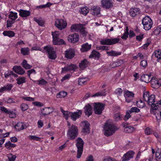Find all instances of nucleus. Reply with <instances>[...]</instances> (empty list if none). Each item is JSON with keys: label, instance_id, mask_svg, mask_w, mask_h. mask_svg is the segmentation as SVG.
<instances>
[{"label": "nucleus", "instance_id": "obj_36", "mask_svg": "<svg viewBox=\"0 0 161 161\" xmlns=\"http://www.w3.org/2000/svg\"><path fill=\"white\" fill-rule=\"evenodd\" d=\"M17 83L20 85L25 83L26 81V77L23 76H20L16 79Z\"/></svg>", "mask_w": 161, "mask_h": 161}, {"label": "nucleus", "instance_id": "obj_40", "mask_svg": "<svg viewBox=\"0 0 161 161\" xmlns=\"http://www.w3.org/2000/svg\"><path fill=\"white\" fill-rule=\"evenodd\" d=\"M5 146L8 149H10L16 146L15 144L11 143L9 141L6 142Z\"/></svg>", "mask_w": 161, "mask_h": 161}, {"label": "nucleus", "instance_id": "obj_7", "mask_svg": "<svg viewBox=\"0 0 161 161\" xmlns=\"http://www.w3.org/2000/svg\"><path fill=\"white\" fill-rule=\"evenodd\" d=\"M119 41V38H105L100 41L102 45H111L118 43Z\"/></svg>", "mask_w": 161, "mask_h": 161}, {"label": "nucleus", "instance_id": "obj_11", "mask_svg": "<svg viewBox=\"0 0 161 161\" xmlns=\"http://www.w3.org/2000/svg\"><path fill=\"white\" fill-rule=\"evenodd\" d=\"M80 125L82 126V132L85 133H88L90 130V124L87 121H83L80 123Z\"/></svg>", "mask_w": 161, "mask_h": 161}, {"label": "nucleus", "instance_id": "obj_43", "mask_svg": "<svg viewBox=\"0 0 161 161\" xmlns=\"http://www.w3.org/2000/svg\"><path fill=\"white\" fill-rule=\"evenodd\" d=\"M153 55L158 59H160L161 58V51L158 50L155 51L153 53Z\"/></svg>", "mask_w": 161, "mask_h": 161}, {"label": "nucleus", "instance_id": "obj_9", "mask_svg": "<svg viewBox=\"0 0 161 161\" xmlns=\"http://www.w3.org/2000/svg\"><path fill=\"white\" fill-rule=\"evenodd\" d=\"M44 50L48 53L49 57L51 59H54L56 57L54 49L50 46H48L44 47Z\"/></svg>", "mask_w": 161, "mask_h": 161}, {"label": "nucleus", "instance_id": "obj_12", "mask_svg": "<svg viewBox=\"0 0 161 161\" xmlns=\"http://www.w3.org/2000/svg\"><path fill=\"white\" fill-rule=\"evenodd\" d=\"M134 95V94L132 92L128 91H126L124 94L125 101L128 103L131 102L133 99Z\"/></svg>", "mask_w": 161, "mask_h": 161}, {"label": "nucleus", "instance_id": "obj_29", "mask_svg": "<svg viewBox=\"0 0 161 161\" xmlns=\"http://www.w3.org/2000/svg\"><path fill=\"white\" fill-rule=\"evenodd\" d=\"M100 57L99 53L96 50H94L92 51L91 54L89 56V58H94L95 59H98Z\"/></svg>", "mask_w": 161, "mask_h": 161}, {"label": "nucleus", "instance_id": "obj_38", "mask_svg": "<svg viewBox=\"0 0 161 161\" xmlns=\"http://www.w3.org/2000/svg\"><path fill=\"white\" fill-rule=\"evenodd\" d=\"M92 14L94 15H98L100 13V8L98 7H94L92 9Z\"/></svg>", "mask_w": 161, "mask_h": 161}, {"label": "nucleus", "instance_id": "obj_56", "mask_svg": "<svg viewBox=\"0 0 161 161\" xmlns=\"http://www.w3.org/2000/svg\"><path fill=\"white\" fill-rule=\"evenodd\" d=\"M122 117V115L119 113L115 114L114 116V119L117 121L119 120Z\"/></svg>", "mask_w": 161, "mask_h": 161}, {"label": "nucleus", "instance_id": "obj_54", "mask_svg": "<svg viewBox=\"0 0 161 161\" xmlns=\"http://www.w3.org/2000/svg\"><path fill=\"white\" fill-rule=\"evenodd\" d=\"M20 108L21 110L24 111L27 110L29 108V106L28 104L23 103L20 105Z\"/></svg>", "mask_w": 161, "mask_h": 161}, {"label": "nucleus", "instance_id": "obj_18", "mask_svg": "<svg viewBox=\"0 0 161 161\" xmlns=\"http://www.w3.org/2000/svg\"><path fill=\"white\" fill-rule=\"evenodd\" d=\"M77 68V66L75 64H71L68 65L64 68H62V71H71V70H75Z\"/></svg>", "mask_w": 161, "mask_h": 161}, {"label": "nucleus", "instance_id": "obj_37", "mask_svg": "<svg viewBox=\"0 0 161 161\" xmlns=\"http://www.w3.org/2000/svg\"><path fill=\"white\" fill-rule=\"evenodd\" d=\"M33 81L35 83H36L41 85H46V84L47 83V81L43 79H41L36 80H33Z\"/></svg>", "mask_w": 161, "mask_h": 161}, {"label": "nucleus", "instance_id": "obj_31", "mask_svg": "<svg viewBox=\"0 0 161 161\" xmlns=\"http://www.w3.org/2000/svg\"><path fill=\"white\" fill-rule=\"evenodd\" d=\"M151 86L152 87L157 89L159 87L158 80L152 78L150 81Z\"/></svg>", "mask_w": 161, "mask_h": 161}, {"label": "nucleus", "instance_id": "obj_58", "mask_svg": "<svg viewBox=\"0 0 161 161\" xmlns=\"http://www.w3.org/2000/svg\"><path fill=\"white\" fill-rule=\"evenodd\" d=\"M131 113L129 110H128L127 111L126 114L125 115L124 119L125 120H127L130 118V117L131 115L130 114Z\"/></svg>", "mask_w": 161, "mask_h": 161}, {"label": "nucleus", "instance_id": "obj_47", "mask_svg": "<svg viewBox=\"0 0 161 161\" xmlns=\"http://www.w3.org/2000/svg\"><path fill=\"white\" fill-rule=\"evenodd\" d=\"M20 97L25 101L29 102H33L35 100L34 98L32 97H30L22 96H21Z\"/></svg>", "mask_w": 161, "mask_h": 161}, {"label": "nucleus", "instance_id": "obj_4", "mask_svg": "<svg viewBox=\"0 0 161 161\" xmlns=\"http://www.w3.org/2000/svg\"><path fill=\"white\" fill-rule=\"evenodd\" d=\"M71 30L72 32L80 31L83 36H86L87 34V31L81 24H76L72 25L71 27Z\"/></svg>", "mask_w": 161, "mask_h": 161}, {"label": "nucleus", "instance_id": "obj_24", "mask_svg": "<svg viewBox=\"0 0 161 161\" xmlns=\"http://www.w3.org/2000/svg\"><path fill=\"white\" fill-rule=\"evenodd\" d=\"M20 15L24 18H26V17L30 16L31 13L28 10L20 9L19 11Z\"/></svg>", "mask_w": 161, "mask_h": 161}, {"label": "nucleus", "instance_id": "obj_60", "mask_svg": "<svg viewBox=\"0 0 161 161\" xmlns=\"http://www.w3.org/2000/svg\"><path fill=\"white\" fill-rule=\"evenodd\" d=\"M131 113H138L140 112V109L136 107H132L129 110Z\"/></svg>", "mask_w": 161, "mask_h": 161}, {"label": "nucleus", "instance_id": "obj_22", "mask_svg": "<svg viewBox=\"0 0 161 161\" xmlns=\"http://www.w3.org/2000/svg\"><path fill=\"white\" fill-rule=\"evenodd\" d=\"M101 3L103 7L106 8H109L112 6V3L110 0H102Z\"/></svg>", "mask_w": 161, "mask_h": 161}, {"label": "nucleus", "instance_id": "obj_23", "mask_svg": "<svg viewBox=\"0 0 161 161\" xmlns=\"http://www.w3.org/2000/svg\"><path fill=\"white\" fill-rule=\"evenodd\" d=\"M140 9L138 8H130L129 11V14L132 17H135L140 13Z\"/></svg>", "mask_w": 161, "mask_h": 161}, {"label": "nucleus", "instance_id": "obj_64", "mask_svg": "<svg viewBox=\"0 0 161 161\" xmlns=\"http://www.w3.org/2000/svg\"><path fill=\"white\" fill-rule=\"evenodd\" d=\"M144 34L143 33H141L139 35H137L136 36V39L139 41H141L143 38Z\"/></svg>", "mask_w": 161, "mask_h": 161}, {"label": "nucleus", "instance_id": "obj_46", "mask_svg": "<svg viewBox=\"0 0 161 161\" xmlns=\"http://www.w3.org/2000/svg\"><path fill=\"white\" fill-rule=\"evenodd\" d=\"M106 95V92L104 91L101 92H98L94 95H92V97H98L100 96H104Z\"/></svg>", "mask_w": 161, "mask_h": 161}, {"label": "nucleus", "instance_id": "obj_3", "mask_svg": "<svg viewBox=\"0 0 161 161\" xmlns=\"http://www.w3.org/2000/svg\"><path fill=\"white\" fill-rule=\"evenodd\" d=\"M78 129L77 126L72 125L70 127L67 132L68 137L70 139H75L78 135Z\"/></svg>", "mask_w": 161, "mask_h": 161}, {"label": "nucleus", "instance_id": "obj_32", "mask_svg": "<svg viewBox=\"0 0 161 161\" xmlns=\"http://www.w3.org/2000/svg\"><path fill=\"white\" fill-rule=\"evenodd\" d=\"M61 112L63 114V116L66 120H68L69 117L70 116L71 112L67 111L64 110L62 108H60Z\"/></svg>", "mask_w": 161, "mask_h": 161}, {"label": "nucleus", "instance_id": "obj_51", "mask_svg": "<svg viewBox=\"0 0 161 161\" xmlns=\"http://www.w3.org/2000/svg\"><path fill=\"white\" fill-rule=\"evenodd\" d=\"M8 161H14L16 158L15 155H13L12 153H9L7 155Z\"/></svg>", "mask_w": 161, "mask_h": 161}, {"label": "nucleus", "instance_id": "obj_50", "mask_svg": "<svg viewBox=\"0 0 161 161\" xmlns=\"http://www.w3.org/2000/svg\"><path fill=\"white\" fill-rule=\"evenodd\" d=\"M88 80L86 78H80L78 80V84L79 85H82L84 84Z\"/></svg>", "mask_w": 161, "mask_h": 161}, {"label": "nucleus", "instance_id": "obj_57", "mask_svg": "<svg viewBox=\"0 0 161 161\" xmlns=\"http://www.w3.org/2000/svg\"><path fill=\"white\" fill-rule=\"evenodd\" d=\"M5 101L8 103H15L14 100L9 97L6 98L4 99Z\"/></svg>", "mask_w": 161, "mask_h": 161}, {"label": "nucleus", "instance_id": "obj_41", "mask_svg": "<svg viewBox=\"0 0 161 161\" xmlns=\"http://www.w3.org/2000/svg\"><path fill=\"white\" fill-rule=\"evenodd\" d=\"M30 49L27 47L22 48L21 49V53L24 55H27L29 53Z\"/></svg>", "mask_w": 161, "mask_h": 161}, {"label": "nucleus", "instance_id": "obj_25", "mask_svg": "<svg viewBox=\"0 0 161 161\" xmlns=\"http://www.w3.org/2000/svg\"><path fill=\"white\" fill-rule=\"evenodd\" d=\"M152 79V77L151 75H143L141 76L140 80L145 83H148L150 82Z\"/></svg>", "mask_w": 161, "mask_h": 161}, {"label": "nucleus", "instance_id": "obj_27", "mask_svg": "<svg viewBox=\"0 0 161 161\" xmlns=\"http://www.w3.org/2000/svg\"><path fill=\"white\" fill-rule=\"evenodd\" d=\"M89 8L86 6H83L80 8L79 11L80 13L85 16L89 13Z\"/></svg>", "mask_w": 161, "mask_h": 161}, {"label": "nucleus", "instance_id": "obj_49", "mask_svg": "<svg viewBox=\"0 0 161 161\" xmlns=\"http://www.w3.org/2000/svg\"><path fill=\"white\" fill-rule=\"evenodd\" d=\"M136 105L138 107L142 108L145 106V103L141 100L137 101L136 103Z\"/></svg>", "mask_w": 161, "mask_h": 161}, {"label": "nucleus", "instance_id": "obj_30", "mask_svg": "<svg viewBox=\"0 0 161 161\" xmlns=\"http://www.w3.org/2000/svg\"><path fill=\"white\" fill-rule=\"evenodd\" d=\"M53 44L55 45H62L66 44L65 42L63 39L58 38L53 40Z\"/></svg>", "mask_w": 161, "mask_h": 161}, {"label": "nucleus", "instance_id": "obj_19", "mask_svg": "<svg viewBox=\"0 0 161 161\" xmlns=\"http://www.w3.org/2000/svg\"><path fill=\"white\" fill-rule=\"evenodd\" d=\"M27 127L26 124L21 122H18L15 126V128L16 130L20 131L26 129Z\"/></svg>", "mask_w": 161, "mask_h": 161}, {"label": "nucleus", "instance_id": "obj_39", "mask_svg": "<svg viewBox=\"0 0 161 161\" xmlns=\"http://www.w3.org/2000/svg\"><path fill=\"white\" fill-rule=\"evenodd\" d=\"M9 18L11 19L12 21L14 20L18 17L17 13L14 12L12 11L10 12V13L9 15Z\"/></svg>", "mask_w": 161, "mask_h": 161}, {"label": "nucleus", "instance_id": "obj_53", "mask_svg": "<svg viewBox=\"0 0 161 161\" xmlns=\"http://www.w3.org/2000/svg\"><path fill=\"white\" fill-rule=\"evenodd\" d=\"M128 35L129 32L128 27H126V30L123 36H121V38L123 39L126 40L128 38Z\"/></svg>", "mask_w": 161, "mask_h": 161}, {"label": "nucleus", "instance_id": "obj_14", "mask_svg": "<svg viewBox=\"0 0 161 161\" xmlns=\"http://www.w3.org/2000/svg\"><path fill=\"white\" fill-rule=\"evenodd\" d=\"M135 154V152L133 151H130L125 154L122 157V161H127L132 158Z\"/></svg>", "mask_w": 161, "mask_h": 161}, {"label": "nucleus", "instance_id": "obj_15", "mask_svg": "<svg viewBox=\"0 0 161 161\" xmlns=\"http://www.w3.org/2000/svg\"><path fill=\"white\" fill-rule=\"evenodd\" d=\"M81 110H78L76 112H71L70 117L73 121H75L81 117Z\"/></svg>", "mask_w": 161, "mask_h": 161}, {"label": "nucleus", "instance_id": "obj_5", "mask_svg": "<svg viewBox=\"0 0 161 161\" xmlns=\"http://www.w3.org/2000/svg\"><path fill=\"white\" fill-rule=\"evenodd\" d=\"M142 22L144 28L146 31H148L150 29L153 25L152 19L148 16H146L143 18Z\"/></svg>", "mask_w": 161, "mask_h": 161}, {"label": "nucleus", "instance_id": "obj_59", "mask_svg": "<svg viewBox=\"0 0 161 161\" xmlns=\"http://www.w3.org/2000/svg\"><path fill=\"white\" fill-rule=\"evenodd\" d=\"M9 117L11 118H14L16 116V114L13 111H9L8 114Z\"/></svg>", "mask_w": 161, "mask_h": 161}, {"label": "nucleus", "instance_id": "obj_1", "mask_svg": "<svg viewBox=\"0 0 161 161\" xmlns=\"http://www.w3.org/2000/svg\"><path fill=\"white\" fill-rule=\"evenodd\" d=\"M116 127L111 121L108 120L105 123L103 130L104 135L107 136L113 135L115 132Z\"/></svg>", "mask_w": 161, "mask_h": 161}, {"label": "nucleus", "instance_id": "obj_13", "mask_svg": "<svg viewBox=\"0 0 161 161\" xmlns=\"http://www.w3.org/2000/svg\"><path fill=\"white\" fill-rule=\"evenodd\" d=\"M68 41L73 43H75L79 40V36L77 33L69 35L68 37Z\"/></svg>", "mask_w": 161, "mask_h": 161}, {"label": "nucleus", "instance_id": "obj_55", "mask_svg": "<svg viewBox=\"0 0 161 161\" xmlns=\"http://www.w3.org/2000/svg\"><path fill=\"white\" fill-rule=\"evenodd\" d=\"M67 93L66 92L64 91L60 92L57 95V98H63L65 97L67 95Z\"/></svg>", "mask_w": 161, "mask_h": 161}, {"label": "nucleus", "instance_id": "obj_10", "mask_svg": "<svg viewBox=\"0 0 161 161\" xmlns=\"http://www.w3.org/2000/svg\"><path fill=\"white\" fill-rule=\"evenodd\" d=\"M67 25L66 22L63 19H58L55 22V26L60 30H62L65 28Z\"/></svg>", "mask_w": 161, "mask_h": 161}, {"label": "nucleus", "instance_id": "obj_62", "mask_svg": "<svg viewBox=\"0 0 161 161\" xmlns=\"http://www.w3.org/2000/svg\"><path fill=\"white\" fill-rule=\"evenodd\" d=\"M12 74V71H8L5 73L4 76L6 78L11 77Z\"/></svg>", "mask_w": 161, "mask_h": 161}, {"label": "nucleus", "instance_id": "obj_63", "mask_svg": "<svg viewBox=\"0 0 161 161\" xmlns=\"http://www.w3.org/2000/svg\"><path fill=\"white\" fill-rule=\"evenodd\" d=\"M147 62L146 60H143L141 61V66L143 67H145L147 66Z\"/></svg>", "mask_w": 161, "mask_h": 161}, {"label": "nucleus", "instance_id": "obj_16", "mask_svg": "<svg viewBox=\"0 0 161 161\" xmlns=\"http://www.w3.org/2000/svg\"><path fill=\"white\" fill-rule=\"evenodd\" d=\"M65 57L69 59L73 58L75 54V50L73 49L69 48L65 51Z\"/></svg>", "mask_w": 161, "mask_h": 161}, {"label": "nucleus", "instance_id": "obj_44", "mask_svg": "<svg viewBox=\"0 0 161 161\" xmlns=\"http://www.w3.org/2000/svg\"><path fill=\"white\" fill-rule=\"evenodd\" d=\"M34 20L39 25L43 26L44 24V22L41 18H34Z\"/></svg>", "mask_w": 161, "mask_h": 161}, {"label": "nucleus", "instance_id": "obj_45", "mask_svg": "<svg viewBox=\"0 0 161 161\" xmlns=\"http://www.w3.org/2000/svg\"><path fill=\"white\" fill-rule=\"evenodd\" d=\"M28 139L31 140L40 141L41 138L35 135H30L28 136Z\"/></svg>", "mask_w": 161, "mask_h": 161}, {"label": "nucleus", "instance_id": "obj_28", "mask_svg": "<svg viewBox=\"0 0 161 161\" xmlns=\"http://www.w3.org/2000/svg\"><path fill=\"white\" fill-rule=\"evenodd\" d=\"M91 44H89L87 43L83 44L82 46V47L81 48V51L82 52H84L89 50L91 47Z\"/></svg>", "mask_w": 161, "mask_h": 161}, {"label": "nucleus", "instance_id": "obj_2", "mask_svg": "<svg viewBox=\"0 0 161 161\" xmlns=\"http://www.w3.org/2000/svg\"><path fill=\"white\" fill-rule=\"evenodd\" d=\"M143 96L145 100L147 102L149 105L154 108V109H157L158 105H156V99L157 98L158 96L155 97V96L153 94L150 95L149 92L147 91L144 92Z\"/></svg>", "mask_w": 161, "mask_h": 161}, {"label": "nucleus", "instance_id": "obj_21", "mask_svg": "<svg viewBox=\"0 0 161 161\" xmlns=\"http://www.w3.org/2000/svg\"><path fill=\"white\" fill-rule=\"evenodd\" d=\"M84 112L86 115L88 116H90L92 114V107L89 104H87L84 107Z\"/></svg>", "mask_w": 161, "mask_h": 161}, {"label": "nucleus", "instance_id": "obj_48", "mask_svg": "<svg viewBox=\"0 0 161 161\" xmlns=\"http://www.w3.org/2000/svg\"><path fill=\"white\" fill-rule=\"evenodd\" d=\"M155 159L157 161H161V153L160 151L158 150L156 152Z\"/></svg>", "mask_w": 161, "mask_h": 161}, {"label": "nucleus", "instance_id": "obj_34", "mask_svg": "<svg viewBox=\"0 0 161 161\" xmlns=\"http://www.w3.org/2000/svg\"><path fill=\"white\" fill-rule=\"evenodd\" d=\"M107 53L110 56H117L120 55L121 52L112 50L111 51L107 52Z\"/></svg>", "mask_w": 161, "mask_h": 161}, {"label": "nucleus", "instance_id": "obj_61", "mask_svg": "<svg viewBox=\"0 0 161 161\" xmlns=\"http://www.w3.org/2000/svg\"><path fill=\"white\" fill-rule=\"evenodd\" d=\"M70 76L71 75L69 74L66 75L61 79V81L62 82H63L66 80H68L70 77Z\"/></svg>", "mask_w": 161, "mask_h": 161}, {"label": "nucleus", "instance_id": "obj_20", "mask_svg": "<svg viewBox=\"0 0 161 161\" xmlns=\"http://www.w3.org/2000/svg\"><path fill=\"white\" fill-rule=\"evenodd\" d=\"M13 69L15 72L20 75H23L25 73L24 70L20 66H15Z\"/></svg>", "mask_w": 161, "mask_h": 161}, {"label": "nucleus", "instance_id": "obj_52", "mask_svg": "<svg viewBox=\"0 0 161 161\" xmlns=\"http://www.w3.org/2000/svg\"><path fill=\"white\" fill-rule=\"evenodd\" d=\"M60 33L58 31H55L52 33L53 40L56 39L59 37Z\"/></svg>", "mask_w": 161, "mask_h": 161}, {"label": "nucleus", "instance_id": "obj_17", "mask_svg": "<svg viewBox=\"0 0 161 161\" xmlns=\"http://www.w3.org/2000/svg\"><path fill=\"white\" fill-rule=\"evenodd\" d=\"M54 109L52 107H46L42 108V115L46 116L52 113Z\"/></svg>", "mask_w": 161, "mask_h": 161}, {"label": "nucleus", "instance_id": "obj_26", "mask_svg": "<svg viewBox=\"0 0 161 161\" xmlns=\"http://www.w3.org/2000/svg\"><path fill=\"white\" fill-rule=\"evenodd\" d=\"M122 125L125 128L124 131L127 133H131L134 130V128L131 126H127L128 125L126 123H123Z\"/></svg>", "mask_w": 161, "mask_h": 161}, {"label": "nucleus", "instance_id": "obj_35", "mask_svg": "<svg viewBox=\"0 0 161 161\" xmlns=\"http://www.w3.org/2000/svg\"><path fill=\"white\" fill-rule=\"evenodd\" d=\"M89 64V62L86 59H84L80 64L79 66L81 69H84Z\"/></svg>", "mask_w": 161, "mask_h": 161}, {"label": "nucleus", "instance_id": "obj_8", "mask_svg": "<svg viewBox=\"0 0 161 161\" xmlns=\"http://www.w3.org/2000/svg\"><path fill=\"white\" fill-rule=\"evenodd\" d=\"M105 105L103 103H94V109L95 114H100L102 113V111L104 109Z\"/></svg>", "mask_w": 161, "mask_h": 161}, {"label": "nucleus", "instance_id": "obj_33", "mask_svg": "<svg viewBox=\"0 0 161 161\" xmlns=\"http://www.w3.org/2000/svg\"><path fill=\"white\" fill-rule=\"evenodd\" d=\"M3 34L5 36H8L9 37H11L15 36V33L14 32L11 31H4L3 33Z\"/></svg>", "mask_w": 161, "mask_h": 161}, {"label": "nucleus", "instance_id": "obj_42", "mask_svg": "<svg viewBox=\"0 0 161 161\" xmlns=\"http://www.w3.org/2000/svg\"><path fill=\"white\" fill-rule=\"evenodd\" d=\"M22 65L23 67L25 69H31L32 66L29 65L27 63V61L25 60H24L22 63Z\"/></svg>", "mask_w": 161, "mask_h": 161}, {"label": "nucleus", "instance_id": "obj_6", "mask_svg": "<svg viewBox=\"0 0 161 161\" xmlns=\"http://www.w3.org/2000/svg\"><path fill=\"white\" fill-rule=\"evenodd\" d=\"M76 142V146L77 148V158H79L82 153L84 142L80 137H78L77 139Z\"/></svg>", "mask_w": 161, "mask_h": 161}]
</instances>
